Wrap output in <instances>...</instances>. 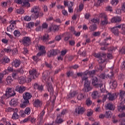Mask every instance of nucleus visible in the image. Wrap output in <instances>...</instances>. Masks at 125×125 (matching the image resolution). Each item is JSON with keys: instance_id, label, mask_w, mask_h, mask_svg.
<instances>
[{"instance_id": "obj_36", "label": "nucleus", "mask_w": 125, "mask_h": 125, "mask_svg": "<svg viewBox=\"0 0 125 125\" xmlns=\"http://www.w3.org/2000/svg\"><path fill=\"white\" fill-rule=\"evenodd\" d=\"M34 26H35V23L33 22L28 23L27 25H26V27L27 28H28V29H31V28H33V27H34Z\"/></svg>"}, {"instance_id": "obj_31", "label": "nucleus", "mask_w": 125, "mask_h": 125, "mask_svg": "<svg viewBox=\"0 0 125 125\" xmlns=\"http://www.w3.org/2000/svg\"><path fill=\"white\" fill-rule=\"evenodd\" d=\"M19 80L20 81V83H21V84H23V83H26V79L23 76L20 77L19 78Z\"/></svg>"}, {"instance_id": "obj_43", "label": "nucleus", "mask_w": 125, "mask_h": 125, "mask_svg": "<svg viewBox=\"0 0 125 125\" xmlns=\"http://www.w3.org/2000/svg\"><path fill=\"white\" fill-rule=\"evenodd\" d=\"M86 105L87 106H90V105H91V104H92V101H91L90 100V99H87L86 101Z\"/></svg>"}, {"instance_id": "obj_49", "label": "nucleus", "mask_w": 125, "mask_h": 125, "mask_svg": "<svg viewBox=\"0 0 125 125\" xmlns=\"http://www.w3.org/2000/svg\"><path fill=\"white\" fill-rule=\"evenodd\" d=\"M66 113H67V110L63 109L62 111V112H61V115H57V118H58L61 117L62 115H65V114H66Z\"/></svg>"}, {"instance_id": "obj_8", "label": "nucleus", "mask_w": 125, "mask_h": 125, "mask_svg": "<svg viewBox=\"0 0 125 125\" xmlns=\"http://www.w3.org/2000/svg\"><path fill=\"white\" fill-rule=\"evenodd\" d=\"M47 86L48 87V91L50 92V95L52 96H53L54 90L53 89V87H52V85L51 83H49V82H47Z\"/></svg>"}, {"instance_id": "obj_7", "label": "nucleus", "mask_w": 125, "mask_h": 125, "mask_svg": "<svg viewBox=\"0 0 125 125\" xmlns=\"http://www.w3.org/2000/svg\"><path fill=\"white\" fill-rule=\"evenodd\" d=\"M30 42H31V38L29 37H24L22 40V44L28 46L29 44L30 43Z\"/></svg>"}, {"instance_id": "obj_17", "label": "nucleus", "mask_w": 125, "mask_h": 125, "mask_svg": "<svg viewBox=\"0 0 125 125\" xmlns=\"http://www.w3.org/2000/svg\"><path fill=\"white\" fill-rule=\"evenodd\" d=\"M34 89H38L40 91H42L43 90V86L40 85L37 83H34Z\"/></svg>"}, {"instance_id": "obj_26", "label": "nucleus", "mask_w": 125, "mask_h": 125, "mask_svg": "<svg viewBox=\"0 0 125 125\" xmlns=\"http://www.w3.org/2000/svg\"><path fill=\"white\" fill-rule=\"evenodd\" d=\"M89 29L90 30V32H94L95 30L97 29V25H96V24H94L92 25H90L89 27Z\"/></svg>"}, {"instance_id": "obj_35", "label": "nucleus", "mask_w": 125, "mask_h": 125, "mask_svg": "<svg viewBox=\"0 0 125 125\" xmlns=\"http://www.w3.org/2000/svg\"><path fill=\"white\" fill-rule=\"evenodd\" d=\"M112 113L111 111H106L105 112V118H107V119H109V118H111L112 117Z\"/></svg>"}, {"instance_id": "obj_19", "label": "nucleus", "mask_w": 125, "mask_h": 125, "mask_svg": "<svg viewBox=\"0 0 125 125\" xmlns=\"http://www.w3.org/2000/svg\"><path fill=\"white\" fill-rule=\"evenodd\" d=\"M42 79L44 81H46L47 80V82H48L50 79V77H49V75L47 73L44 72L43 73Z\"/></svg>"}, {"instance_id": "obj_45", "label": "nucleus", "mask_w": 125, "mask_h": 125, "mask_svg": "<svg viewBox=\"0 0 125 125\" xmlns=\"http://www.w3.org/2000/svg\"><path fill=\"white\" fill-rule=\"evenodd\" d=\"M66 75L68 78L69 77H72V76H74V72L68 71L66 73Z\"/></svg>"}, {"instance_id": "obj_21", "label": "nucleus", "mask_w": 125, "mask_h": 125, "mask_svg": "<svg viewBox=\"0 0 125 125\" xmlns=\"http://www.w3.org/2000/svg\"><path fill=\"white\" fill-rule=\"evenodd\" d=\"M109 84H112L111 85H110V87L112 89H114L117 87V81H110L109 83Z\"/></svg>"}, {"instance_id": "obj_38", "label": "nucleus", "mask_w": 125, "mask_h": 125, "mask_svg": "<svg viewBox=\"0 0 125 125\" xmlns=\"http://www.w3.org/2000/svg\"><path fill=\"white\" fill-rule=\"evenodd\" d=\"M125 91H121L120 93V98H121V101H122V99H124L125 97Z\"/></svg>"}, {"instance_id": "obj_63", "label": "nucleus", "mask_w": 125, "mask_h": 125, "mask_svg": "<svg viewBox=\"0 0 125 125\" xmlns=\"http://www.w3.org/2000/svg\"><path fill=\"white\" fill-rule=\"evenodd\" d=\"M64 122L63 120H62V119H60L59 120H56V124H62Z\"/></svg>"}, {"instance_id": "obj_55", "label": "nucleus", "mask_w": 125, "mask_h": 125, "mask_svg": "<svg viewBox=\"0 0 125 125\" xmlns=\"http://www.w3.org/2000/svg\"><path fill=\"white\" fill-rule=\"evenodd\" d=\"M30 110L31 109H30V107H27L24 111L25 114H26V115H29V114H30Z\"/></svg>"}, {"instance_id": "obj_56", "label": "nucleus", "mask_w": 125, "mask_h": 125, "mask_svg": "<svg viewBox=\"0 0 125 125\" xmlns=\"http://www.w3.org/2000/svg\"><path fill=\"white\" fill-rule=\"evenodd\" d=\"M99 17L100 18H104V19H105L107 18V16H106V15H105L104 13H101L100 14Z\"/></svg>"}, {"instance_id": "obj_27", "label": "nucleus", "mask_w": 125, "mask_h": 125, "mask_svg": "<svg viewBox=\"0 0 125 125\" xmlns=\"http://www.w3.org/2000/svg\"><path fill=\"white\" fill-rule=\"evenodd\" d=\"M7 92H8V95H9V96H14V95H15V94H16V93H15V92H14V91L12 90V88H9L8 89V91H7Z\"/></svg>"}, {"instance_id": "obj_29", "label": "nucleus", "mask_w": 125, "mask_h": 125, "mask_svg": "<svg viewBox=\"0 0 125 125\" xmlns=\"http://www.w3.org/2000/svg\"><path fill=\"white\" fill-rule=\"evenodd\" d=\"M106 110H115V107H114V105H113V104L109 103L107 104Z\"/></svg>"}, {"instance_id": "obj_16", "label": "nucleus", "mask_w": 125, "mask_h": 125, "mask_svg": "<svg viewBox=\"0 0 125 125\" xmlns=\"http://www.w3.org/2000/svg\"><path fill=\"white\" fill-rule=\"evenodd\" d=\"M121 21H122V19L120 17H115L111 20V23H118V22H121Z\"/></svg>"}, {"instance_id": "obj_12", "label": "nucleus", "mask_w": 125, "mask_h": 125, "mask_svg": "<svg viewBox=\"0 0 125 125\" xmlns=\"http://www.w3.org/2000/svg\"><path fill=\"white\" fill-rule=\"evenodd\" d=\"M75 112L76 113H77L78 115H80V114H83L84 113V108H83V107L79 106L78 108L75 109Z\"/></svg>"}, {"instance_id": "obj_1", "label": "nucleus", "mask_w": 125, "mask_h": 125, "mask_svg": "<svg viewBox=\"0 0 125 125\" xmlns=\"http://www.w3.org/2000/svg\"><path fill=\"white\" fill-rule=\"evenodd\" d=\"M92 80V84L95 88H101L102 92H104V89H102L101 87L103 86V83L102 82H100L98 80L97 77H93L91 78Z\"/></svg>"}, {"instance_id": "obj_37", "label": "nucleus", "mask_w": 125, "mask_h": 125, "mask_svg": "<svg viewBox=\"0 0 125 125\" xmlns=\"http://www.w3.org/2000/svg\"><path fill=\"white\" fill-rule=\"evenodd\" d=\"M12 79H11V77H8L6 79V82L8 84H10L11 83H12Z\"/></svg>"}, {"instance_id": "obj_22", "label": "nucleus", "mask_w": 125, "mask_h": 125, "mask_svg": "<svg viewBox=\"0 0 125 125\" xmlns=\"http://www.w3.org/2000/svg\"><path fill=\"white\" fill-rule=\"evenodd\" d=\"M96 73V70H93L92 71H88V75L90 77V78H91V79H93V78H97L96 76H93L94 75H95V73Z\"/></svg>"}, {"instance_id": "obj_2", "label": "nucleus", "mask_w": 125, "mask_h": 125, "mask_svg": "<svg viewBox=\"0 0 125 125\" xmlns=\"http://www.w3.org/2000/svg\"><path fill=\"white\" fill-rule=\"evenodd\" d=\"M31 13H34V14L31 15V17L34 16V19H38V18H41V17H42L43 16V13L42 12H39L38 11V8L37 6H35L31 9Z\"/></svg>"}, {"instance_id": "obj_4", "label": "nucleus", "mask_w": 125, "mask_h": 125, "mask_svg": "<svg viewBox=\"0 0 125 125\" xmlns=\"http://www.w3.org/2000/svg\"><path fill=\"white\" fill-rule=\"evenodd\" d=\"M60 51L58 49H52L48 52V56L52 57V56H55L59 53Z\"/></svg>"}, {"instance_id": "obj_34", "label": "nucleus", "mask_w": 125, "mask_h": 125, "mask_svg": "<svg viewBox=\"0 0 125 125\" xmlns=\"http://www.w3.org/2000/svg\"><path fill=\"white\" fill-rule=\"evenodd\" d=\"M40 104H41V102H40V100L38 99L34 102V106H35V107H39Z\"/></svg>"}, {"instance_id": "obj_18", "label": "nucleus", "mask_w": 125, "mask_h": 125, "mask_svg": "<svg viewBox=\"0 0 125 125\" xmlns=\"http://www.w3.org/2000/svg\"><path fill=\"white\" fill-rule=\"evenodd\" d=\"M20 64H21V62L18 60H15L12 63V66H13L14 67H16V68H17V67H19V66H20Z\"/></svg>"}, {"instance_id": "obj_33", "label": "nucleus", "mask_w": 125, "mask_h": 125, "mask_svg": "<svg viewBox=\"0 0 125 125\" xmlns=\"http://www.w3.org/2000/svg\"><path fill=\"white\" fill-rule=\"evenodd\" d=\"M73 2H70V4L68 6V11L70 13H73Z\"/></svg>"}, {"instance_id": "obj_5", "label": "nucleus", "mask_w": 125, "mask_h": 125, "mask_svg": "<svg viewBox=\"0 0 125 125\" xmlns=\"http://www.w3.org/2000/svg\"><path fill=\"white\" fill-rule=\"evenodd\" d=\"M23 98L24 101L29 103V99L32 98V94L29 92H26L23 94Z\"/></svg>"}, {"instance_id": "obj_51", "label": "nucleus", "mask_w": 125, "mask_h": 125, "mask_svg": "<svg viewBox=\"0 0 125 125\" xmlns=\"http://www.w3.org/2000/svg\"><path fill=\"white\" fill-rule=\"evenodd\" d=\"M17 73H19L20 74H23L24 70H23V68L21 67V68L18 69L17 70Z\"/></svg>"}, {"instance_id": "obj_62", "label": "nucleus", "mask_w": 125, "mask_h": 125, "mask_svg": "<svg viewBox=\"0 0 125 125\" xmlns=\"http://www.w3.org/2000/svg\"><path fill=\"white\" fill-rule=\"evenodd\" d=\"M20 114L21 117H25V116H26V113H25V111L23 110H21L20 112Z\"/></svg>"}, {"instance_id": "obj_9", "label": "nucleus", "mask_w": 125, "mask_h": 125, "mask_svg": "<svg viewBox=\"0 0 125 125\" xmlns=\"http://www.w3.org/2000/svg\"><path fill=\"white\" fill-rule=\"evenodd\" d=\"M16 91H18L19 93H23L25 90H26V87L23 86L18 85L16 87Z\"/></svg>"}, {"instance_id": "obj_44", "label": "nucleus", "mask_w": 125, "mask_h": 125, "mask_svg": "<svg viewBox=\"0 0 125 125\" xmlns=\"http://www.w3.org/2000/svg\"><path fill=\"white\" fill-rule=\"evenodd\" d=\"M48 39H49V35L48 34H45L43 36L42 40L46 41Z\"/></svg>"}, {"instance_id": "obj_57", "label": "nucleus", "mask_w": 125, "mask_h": 125, "mask_svg": "<svg viewBox=\"0 0 125 125\" xmlns=\"http://www.w3.org/2000/svg\"><path fill=\"white\" fill-rule=\"evenodd\" d=\"M118 2H119L118 0H112L111 1V4L112 5H117V4H118Z\"/></svg>"}, {"instance_id": "obj_25", "label": "nucleus", "mask_w": 125, "mask_h": 125, "mask_svg": "<svg viewBox=\"0 0 125 125\" xmlns=\"http://www.w3.org/2000/svg\"><path fill=\"white\" fill-rule=\"evenodd\" d=\"M79 53H80V55H82V56H86L85 49L83 48V47L80 50H79Z\"/></svg>"}, {"instance_id": "obj_47", "label": "nucleus", "mask_w": 125, "mask_h": 125, "mask_svg": "<svg viewBox=\"0 0 125 125\" xmlns=\"http://www.w3.org/2000/svg\"><path fill=\"white\" fill-rule=\"evenodd\" d=\"M14 35L15 37H19L20 36V32L18 30H15L14 32Z\"/></svg>"}, {"instance_id": "obj_13", "label": "nucleus", "mask_w": 125, "mask_h": 125, "mask_svg": "<svg viewBox=\"0 0 125 125\" xmlns=\"http://www.w3.org/2000/svg\"><path fill=\"white\" fill-rule=\"evenodd\" d=\"M84 81L83 85H90V81L88 80V77H84L82 78V83Z\"/></svg>"}, {"instance_id": "obj_10", "label": "nucleus", "mask_w": 125, "mask_h": 125, "mask_svg": "<svg viewBox=\"0 0 125 125\" xmlns=\"http://www.w3.org/2000/svg\"><path fill=\"white\" fill-rule=\"evenodd\" d=\"M92 89V87H91V85H83V88L82 89L83 92H89Z\"/></svg>"}, {"instance_id": "obj_39", "label": "nucleus", "mask_w": 125, "mask_h": 125, "mask_svg": "<svg viewBox=\"0 0 125 125\" xmlns=\"http://www.w3.org/2000/svg\"><path fill=\"white\" fill-rule=\"evenodd\" d=\"M104 19V20L102 21H101L102 25H103V26H104V25H107V24H108V20L107 18Z\"/></svg>"}, {"instance_id": "obj_23", "label": "nucleus", "mask_w": 125, "mask_h": 125, "mask_svg": "<svg viewBox=\"0 0 125 125\" xmlns=\"http://www.w3.org/2000/svg\"><path fill=\"white\" fill-rule=\"evenodd\" d=\"M111 32L115 35V36H119V29L116 27L111 28Z\"/></svg>"}, {"instance_id": "obj_11", "label": "nucleus", "mask_w": 125, "mask_h": 125, "mask_svg": "<svg viewBox=\"0 0 125 125\" xmlns=\"http://www.w3.org/2000/svg\"><path fill=\"white\" fill-rule=\"evenodd\" d=\"M109 40H111V38H106L104 40V42L101 43H100V45H101V46H102V45H105V46H108V45L110 44V40H109Z\"/></svg>"}, {"instance_id": "obj_20", "label": "nucleus", "mask_w": 125, "mask_h": 125, "mask_svg": "<svg viewBox=\"0 0 125 125\" xmlns=\"http://www.w3.org/2000/svg\"><path fill=\"white\" fill-rule=\"evenodd\" d=\"M18 112V109L16 108L15 109V112H14L12 115V119H13V120H17L19 118V115H18V114L17 113Z\"/></svg>"}, {"instance_id": "obj_50", "label": "nucleus", "mask_w": 125, "mask_h": 125, "mask_svg": "<svg viewBox=\"0 0 125 125\" xmlns=\"http://www.w3.org/2000/svg\"><path fill=\"white\" fill-rule=\"evenodd\" d=\"M83 97H84V96L83 95V93H81L78 95L77 99H78V100H82L83 98Z\"/></svg>"}, {"instance_id": "obj_60", "label": "nucleus", "mask_w": 125, "mask_h": 125, "mask_svg": "<svg viewBox=\"0 0 125 125\" xmlns=\"http://www.w3.org/2000/svg\"><path fill=\"white\" fill-rule=\"evenodd\" d=\"M24 20L25 21H31V17L29 16H26L24 18Z\"/></svg>"}, {"instance_id": "obj_6", "label": "nucleus", "mask_w": 125, "mask_h": 125, "mask_svg": "<svg viewBox=\"0 0 125 125\" xmlns=\"http://www.w3.org/2000/svg\"><path fill=\"white\" fill-rule=\"evenodd\" d=\"M115 95L117 96V93L111 94L110 93H108L106 96L104 97V98L106 99V97L108 96L107 98L109 101H114V100H115Z\"/></svg>"}, {"instance_id": "obj_48", "label": "nucleus", "mask_w": 125, "mask_h": 125, "mask_svg": "<svg viewBox=\"0 0 125 125\" xmlns=\"http://www.w3.org/2000/svg\"><path fill=\"white\" fill-rule=\"evenodd\" d=\"M53 30L54 32L59 31V27L57 25H54L53 26Z\"/></svg>"}, {"instance_id": "obj_32", "label": "nucleus", "mask_w": 125, "mask_h": 125, "mask_svg": "<svg viewBox=\"0 0 125 125\" xmlns=\"http://www.w3.org/2000/svg\"><path fill=\"white\" fill-rule=\"evenodd\" d=\"M98 95V92L97 91L93 92L92 94V97L93 99H96L97 98V96Z\"/></svg>"}, {"instance_id": "obj_24", "label": "nucleus", "mask_w": 125, "mask_h": 125, "mask_svg": "<svg viewBox=\"0 0 125 125\" xmlns=\"http://www.w3.org/2000/svg\"><path fill=\"white\" fill-rule=\"evenodd\" d=\"M95 57H96V58L100 59L101 57H104V56H106V54L104 53H99L95 54L94 55Z\"/></svg>"}, {"instance_id": "obj_52", "label": "nucleus", "mask_w": 125, "mask_h": 125, "mask_svg": "<svg viewBox=\"0 0 125 125\" xmlns=\"http://www.w3.org/2000/svg\"><path fill=\"white\" fill-rule=\"evenodd\" d=\"M2 98H6V97H7V98H9V97H11L10 96L8 95V93L7 92V91H6V93L4 95H3L2 97Z\"/></svg>"}, {"instance_id": "obj_40", "label": "nucleus", "mask_w": 125, "mask_h": 125, "mask_svg": "<svg viewBox=\"0 0 125 125\" xmlns=\"http://www.w3.org/2000/svg\"><path fill=\"white\" fill-rule=\"evenodd\" d=\"M105 67H106V65L105 64H99L98 67V70H101V71H103Z\"/></svg>"}, {"instance_id": "obj_15", "label": "nucleus", "mask_w": 125, "mask_h": 125, "mask_svg": "<svg viewBox=\"0 0 125 125\" xmlns=\"http://www.w3.org/2000/svg\"><path fill=\"white\" fill-rule=\"evenodd\" d=\"M124 104L125 102H122L120 103V104L118 106V110L119 112H123V111L125 109V105H124Z\"/></svg>"}, {"instance_id": "obj_64", "label": "nucleus", "mask_w": 125, "mask_h": 125, "mask_svg": "<svg viewBox=\"0 0 125 125\" xmlns=\"http://www.w3.org/2000/svg\"><path fill=\"white\" fill-rule=\"evenodd\" d=\"M10 61V60L7 57H5L3 59V62H5V63H8Z\"/></svg>"}, {"instance_id": "obj_53", "label": "nucleus", "mask_w": 125, "mask_h": 125, "mask_svg": "<svg viewBox=\"0 0 125 125\" xmlns=\"http://www.w3.org/2000/svg\"><path fill=\"white\" fill-rule=\"evenodd\" d=\"M100 35H101V33L99 31L94 32L93 33V36H94V37H99Z\"/></svg>"}, {"instance_id": "obj_61", "label": "nucleus", "mask_w": 125, "mask_h": 125, "mask_svg": "<svg viewBox=\"0 0 125 125\" xmlns=\"http://www.w3.org/2000/svg\"><path fill=\"white\" fill-rule=\"evenodd\" d=\"M107 77L109 78V79H111L114 77V73H113V72H110L107 75Z\"/></svg>"}, {"instance_id": "obj_30", "label": "nucleus", "mask_w": 125, "mask_h": 125, "mask_svg": "<svg viewBox=\"0 0 125 125\" xmlns=\"http://www.w3.org/2000/svg\"><path fill=\"white\" fill-rule=\"evenodd\" d=\"M28 104H29V102H26V101H23L22 104H21L20 106L21 108H26Z\"/></svg>"}, {"instance_id": "obj_59", "label": "nucleus", "mask_w": 125, "mask_h": 125, "mask_svg": "<svg viewBox=\"0 0 125 125\" xmlns=\"http://www.w3.org/2000/svg\"><path fill=\"white\" fill-rule=\"evenodd\" d=\"M103 2V0H98L96 6H100V4Z\"/></svg>"}, {"instance_id": "obj_42", "label": "nucleus", "mask_w": 125, "mask_h": 125, "mask_svg": "<svg viewBox=\"0 0 125 125\" xmlns=\"http://www.w3.org/2000/svg\"><path fill=\"white\" fill-rule=\"evenodd\" d=\"M17 13L18 14H23L24 13V10L23 9H19L16 10Z\"/></svg>"}, {"instance_id": "obj_54", "label": "nucleus", "mask_w": 125, "mask_h": 125, "mask_svg": "<svg viewBox=\"0 0 125 125\" xmlns=\"http://www.w3.org/2000/svg\"><path fill=\"white\" fill-rule=\"evenodd\" d=\"M62 39V36L61 35H58L55 37L56 41L59 42Z\"/></svg>"}, {"instance_id": "obj_46", "label": "nucleus", "mask_w": 125, "mask_h": 125, "mask_svg": "<svg viewBox=\"0 0 125 125\" xmlns=\"http://www.w3.org/2000/svg\"><path fill=\"white\" fill-rule=\"evenodd\" d=\"M91 21L92 23H94V24H96V23L99 24V19H93Z\"/></svg>"}, {"instance_id": "obj_58", "label": "nucleus", "mask_w": 125, "mask_h": 125, "mask_svg": "<svg viewBox=\"0 0 125 125\" xmlns=\"http://www.w3.org/2000/svg\"><path fill=\"white\" fill-rule=\"evenodd\" d=\"M122 33L123 35H125V24H122Z\"/></svg>"}, {"instance_id": "obj_28", "label": "nucleus", "mask_w": 125, "mask_h": 125, "mask_svg": "<svg viewBox=\"0 0 125 125\" xmlns=\"http://www.w3.org/2000/svg\"><path fill=\"white\" fill-rule=\"evenodd\" d=\"M10 106H13V107H15L17 105V102L16 100L14 99H12L9 103Z\"/></svg>"}, {"instance_id": "obj_41", "label": "nucleus", "mask_w": 125, "mask_h": 125, "mask_svg": "<svg viewBox=\"0 0 125 125\" xmlns=\"http://www.w3.org/2000/svg\"><path fill=\"white\" fill-rule=\"evenodd\" d=\"M22 6H30V4L28 1L24 0L23 2Z\"/></svg>"}, {"instance_id": "obj_14", "label": "nucleus", "mask_w": 125, "mask_h": 125, "mask_svg": "<svg viewBox=\"0 0 125 125\" xmlns=\"http://www.w3.org/2000/svg\"><path fill=\"white\" fill-rule=\"evenodd\" d=\"M39 50H40V52L37 54V56H42V55H43V54H45L44 46H40Z\"/></svg>"}, {"instance_id": "obj_3", "label": "nucleus", "mask_w": 125, "mask_h": 125, "mask_svg": "<svg viewBox=\"0 0 125 125\" xmlns=\"http://www.w3.org/2000/svg\"><path fill=\"white\" fill-rule=\"evenodd\" d=\"M29 76L28 77V82H32V80H35L37 76V71L35 69H32L29 71Z\"/></svg>"}]
</instances>
